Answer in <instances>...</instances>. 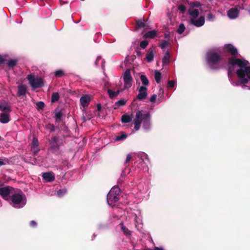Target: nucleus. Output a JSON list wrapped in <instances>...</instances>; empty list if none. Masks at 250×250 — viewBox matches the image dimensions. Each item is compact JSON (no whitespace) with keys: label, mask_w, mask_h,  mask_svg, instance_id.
<instances>
[{"label":"nucleus","mask_w":250,"mask_h":250,"mask_svg":"<svg viewBox=\"0 0 250 250\" xmlns=\"http://www.w3.org/2000/svg\"><path fill=\"white\" fill-rule=\"evenodd\" d=\"M4 62V59L3 58L1 55H0V64L3 63Z\"/></svg>","instance_id":"49"},{"label":"nucleus","mask_w":250,"mask_h":250,"mask_svg":"<svg viewBox=\"0 0 250 250\" xmlns=\"http://www.w3.org/2000/svg\"><path fill=\"white\" fill-rule=\"evenodd\" d=\"M190 15L193 18H196L199 15V11L198 9H193L190 12Z\"/></svg>","instance_id":"34"},{"label":"nucleus","mask_w":250,"mask_h":250,"mask_svg":"<svg viewBox=\"0 0 250 250\" xmlns=\"http://www.w3.org/2000/svg\"><path fill=\"white\" fill-rule=\"evenodd\" d=\"M60 98L59 94L57 92L53 93L52 95L51 101L52 102H55L59 100Z\"/></svg>","instance_id":"32"},{"label":"nucleus","mask_w":250,"mask_h":250,"mask_svg":"<svg viewBox=\"0 0 250 250\" xmlns=\"http://www.w3.org/2000/svg\"><path fill=\"white\" fill-rule=\"evenodd\" d=\"M178 8L182 13H184L186 10V7L183 4L179 5Z\"/></svg>","instance_id":"44"},{"label":"nucleus","mask_w":250,"mask_h":250,"mask_svg":"<svg viewBox=\"0 0 250 250\" xmlns=\"http://www.w3.org/2000/svg\"><path fill=\"white\" fill-rule=\"evenodd\" d=\"M1 140V137L0 136V141Z\"/></svg>","instance_id":"57"},{"label":"nucleus","mask_w":250,"mask_h":250,"mask_svg":"<svg viewBox=\"0 0 250 250\" xmlns=\"http://www.w3.org/2000/svg\"><path fill=\"white\" fill-rule=\"evenodd\" d=\"M190 22L197 27H201L205 23V18L204 17L201 16L197 20H191Z\"/></svg>","instance_id":"17"},{"label":"nucleus","mask_w":250,"mask_h":250,"mask_svg":"<svg viewBox=\"0 0 250 250\" xmlns=\"http://www.w3.org/2000/svg\"><path fill=\"white\" fill-rule=\"evenodd\" d=\"M66 192L67 189L66 188L61 189L57 191V194L60 197L64 195Z\"/></svg>","instance_id":"38"},{"label":"nucleus","mask_w":250,"mask_h":250,"mask_svg":"<svg viewBox=\"0 0 250 250\" xmlns=\"http://www.w3.org/2000/svg\"><path fill=\"white\" fill-rule=\"evenodd\" d=\"M10 121V115L6 113L0 114V122L2 124H6Z\"/></svg>","instance_id":"19"},{"label":"nucleus","mask_w":250,"mask_h":250,"mask_svg":"<svg viewBox=\"0 0 250 250\" xmlns=\"http://www.w3.org/2000/svg\"><path fill=\"white\" fill-rule=\"evenodd\" d=\"M147 88L146 86H141L138 89L139 93L136 97V99L139 101L144 100L147 98Z\"/></svg>","instance_id":"10"},{"label":"nucleus","mask_w":250,"mask_h":250,"mask_svg":"<svg viewBox=\"0 0 250 250\" xmlns=\"http://www.w3.org/2000/svg\"><path fill=\"white\" fill-rule=\"evenodd\" d=\"M146 250H154V249H146Z\"/></svg>","instance_id":"55"},{"label":"nucleus","mask_w":250,"mask_h":250,"mask_svg":"<svg viewBox=\"0 0 250 250\" xmlns=\"http://www.w3.org/2000/svg\"><path fill=\"white\" fill-rule=\"evenodd\" d=\"M206 59L208 64H217L222 59L221 55L216 52H209L207 53Z\"/></svg>","instance_id":"6"},{"label":"nucleus","mask_w":250,"mask_h":250,"mask_svg":"<svg viewBox=\"0 0 250 250\" xmlns=\"http://www.w3.org/2000/svg\"><path fill=\"white\" fill-rule=\"evenodd\" d=\"M156 98L157 95L156 94L152 95L150 98V102L151 103H155L156 101Z\"/></svg>","instance_id":"47"},{"label":"nucleus","mask_w":250,"mask_h":250,"mask_svg":"<svg viewBox=\"0 0 250 250\" xmlns=\"http://www.w3.org/2000/svg\"><path fill=\"white\" fill-rule=\"evenodd\" d=\"M164 36L166 38H168L169 37V33H165Z\"/></svg>","instance_id":"53"},{"label":"nucleus","mask_w":250,"mask_h":250,"mask_svg":"<svg viewBox=\"0 0 250 250\" xmlns=\"http://www.w3.org/2000/svg\"><path fill=\"white\" fill-rule=\"evenodd\" d=\"M17 62L18 61L16 60H10L8 61L7 65L10 68H13L17 64Z\"/></svg>","instance_id":"30"},{"label":"nucleus","mask_w":250,"mask_h":250,"mask_svg":"<svg viewBox=\"0 0 250 250\" xmlns=\"http://www.w3.org/2000/svg\"><path fill=\"white\" fill-rule=\"evenodd\" d=\"M36 105L38 109H42L44 107L45 104L43 102L40 101L36 104Z\"/></svg>","instance_id":"39"},{"label":"nucleus","mask_w":250,"mask_h":250,"mask_svg":"<svg viewBox=\"0 0 250 250\" xmlns=\"http://www.w3.org/2000/svg\"><path fill=\"white\" fill-rule=\"evenodd\" d=\"M136 53H137V55L138 56H141V55H142V53H141V51H139V50H137V51H136Z\"/></svg>","instance_id":"54"},{"label":"nucleus","mask_w":250,"mask_h":250,"mask_svg":"<svg viewBox=\"0 0 250 250\" xmlns=\"http://www.w3.org/2000/svg\"><path fill=\"white\" fill-rule=\"evenodd\" d=\"M154 250H165L163 248L155 247L154 248Z\"/></svg>","instance_id":"51"},{"label":"nucleus","mask_w":250,"mask_h":250,"mask_svg":"<svg viewBox=\"0 0 250 250\" xmlns=\"http://www.w3.org/2000/svg\"><path fill=\"white\" fill-rule=\"evenodd\" d=\"M131 159H132L131 154L129 153L126 156V160L125 162V164L126 165L127 163H128L130 162V161L131 160Z\"/></svg>","instance_id":"45"},{"label":"nucleus","mask_w":250,"mask_h":250,"mask_svg":"<svg viewBox=\"0 0 250 250\" xmlns=\"http://www.w3.org/2000/svg\"><path fill=\"white\" fill-rule=\"evenodd\" d=\"M169 44V43L168 42L164 40L162 42L160 45V47L162 49H164L166 47H167L168 45Z\"/></svg>","instance_id":"41"},{"label":"nucleus","mask_w":250,"mask_h":250,"mask_svg":"<svg viewBox=\"0 0 250 250\" xmlns=\"http://www.w3.org/2000/svg\"><path fill=\"white\" fill-rule=\"evenodd\" d=\"M131 117L127 114H124L122 116L121 121L123 123H128L131 121Z\"/></svg>","instance_id":"24"},{"label":"nucleus","mask_w":250,"mask_h":250,"mask_svg":"<svg viewBox=\"0 0 250 250\" xmlns=\"http://www.w3.org/2000/svg\"><path fill=\"white\" fill-rule=\"evenodd\" d=\"M9 164V160L7 158L3 160L0 159V167Z\"/></svg>","instance_id":"40"},{"label":"nucleus","mask_w":250,"mask_h":250,"mask_svg":"<svg viewBox=\"0 0 250 250\" xmlns=\"http://www.w3.org/2000/svg\"><path fill=\"white\" fill-rule=\"evenodd\" d=\"M121 229L125 235H131V231L123 224H122Z\"/></svg>","instance_id":"29"},{"label":"nucleus","mask_w":250,"mask_h":250,"mask_svg":"<svg viewBox=\"0 0 250 250\" xmlns=\"http://www.w3.org/2000/svg\"><path fill=\"white\" fill-rule=\"evenodd\" d=\"M38 146V139L36 138H34L33 139L32 142V147L35 148Z\"/></svg>","instance_id":"42"},{"label":"nucleus","mask_w":250,"mask_h":250,"mask_svg":"<svg viewBox=\"0 0 250 250\" xmlns=\"http://www.w3.org/2000/svg\"><path fill=\"white\" fill-rule=\"evenodd\" d=\"M228 76L230 79L234 75L233 66L238 65V69L236 73L240 80L241 83L245 84L250 80V66H248L249 62L245 60H241L239 58L230 57L228 59Z\"/></svg>","instance_id":"1"},{"label":"nucleus","mask_w":250,"mask_h":250,"mask_svg":"<svg viewBox=\"0 0 250 250\" xmlns=\"http://www.w3.org/2000/svg\"><path fill=\"white\" fill-rule=\"evenodd\" d=\"M146 159H148V156L146 155Z\"/></svg>","instance_id":"56"},{"label":"nucleus","mask_w":250,"mask_h":250,"mask_svg":"<svg viewBox=\"0 0 250 250\" xmlns=\"http://www.w3.org/2000/svg\"><path fill=\"white\" fill-rule=\"evenodd\" d=\"M62 123L61 125L58 124V125L56 126V128H58L60 131H66L67 130V127L65 125V124L64 122H62Z\"/></svg>","instance_id":"25"},{"label":"nucleus","mask_w":250,"mask_h":250,"mask_svg":"<svg viewBox=\"0 0 250 250\" xmlns=\"http://www.w3.org/2000/svg\"><path fill=\"white\" fill-rule=\"evenodd\" d=\"M120 91H121L120 90H118L116 91H114L110 89H107V93L109 95V96L112 99H113L115 98L116 97H117L120 93Z\"/></svg>","instance_id":"22"},{"label":"nucleus","mask_w":250,"mask_h":250,"mask_svg":"<svg viewBox=\"0 0 250 250\" xmlns=\"http://www.w3.org/2000/svg\"><path fill=\"white\" fill-rule=\"evenodd\" d=\"M154 78L157 83H159L161 81V73L158 71H156L155 72Z\"/></svg>","instance_id":"28"},{"label":"nucleus","mask_w":250,"mask_h":250,"mask_svg":"<svg viewBox=\"0 0 250 250\" xmlns=\"http://www.w3.org/2000/svg\"><path fill=\"white\" fill-rule=\"evenodd\" d=\"M97 108L98 111H101L102 109V105L100 104H99L97 105Z\"/></svg>","instance_id":"50"},{"label":"nucleus","mask_w":250,"mask_h":250,"mask_svg":"<svg viewBox=\"0 0 250 250\" xmlns=\"http://www.w3.org/2000/svg\"><path fill=\"white\" fill-rule=\"evenodd\" d=\"M18 96H21L25 95L27 92V86L24 84H21L18 86Z\"/></svg>","instance_id":"18"},{"label":"nucleus","mask_w":250,"mask_h":250,"mask_svg":"<svg viewBox=\"0 0 250 250\" xmlns=\"http://www.w3.org/2000/svg\"><path fill=\"white\" fill-rule=\"evenodd\" d=\"M42 177L47 182H51L55 180V175L51 172L43 173Z\"/></svg>","instance_id":"12"},{"label":"nucleus","mask_w":250,"mask_h":250,"mask_svg":"<svg viewBox=\"0 0 250 250\" xmlns=\"http://www.w3.org/2000/svg\"><path fill=\"white\" fill-rule=\"evenodd\" d=\"M136 25L137 26L140 28H144L146 26L145 22L142 21L141 19L138 20L136 21Z\"/></svg>","instance_id":"31"},{"label":"nucleus","mask_w":250,"mask_h":250,"mask_svg":"<svg viewBox=\"0 0 250 250\" xmlns=\"http://www.w3.org/2000/svg\"><path fill=\"white\" fill-rule=\"evenodd\" d=\"M27 79L33 89H35L42 87L43 85V82L41 78H35L32 74L28 75Z\"/></svg>","instance_id":"5"},{"label":"nucleus","mask_w":250,"mask_h":250,"mask_svg":"<svg viewBox=\"0 0 250 250\" xmlns=\"http://www.w3.org/2000/svg\"><path fill=\"white\" fill-rule=\"evenodd\" d=\"M120 192V189L118 187H114L110 189L107 195V202L109 205H115V203L119 201Z\"/></svg>","instance_id":"3"},{"label":"nucleus","mask_w":250,"mask_h":250,"mask_svg":"<svg viewBox=\"0 0 250 250\" xmlns=\"http://www.w3.org/2000/svg\"><path fill=\"white\" fill-rule=\"evenodd\" d=\"M134 129L138 130L143 124L145 129H149L151 125V115L149 112L143 110H137L134 119Z\"/></svg>","instance_id":"2"},{"label":"nucleus","mask_w":250,"mask_h":250,"mask_svg":"<svg viewBox=\"0 0 250 250\" xmlns=\"http://www.w3.org/2000/svg\"><path fill=\"white\" fill-rule=\"evenodd\" d=\"M63 115L64 114L62 110H61L58 112H55L54 118L55 120L56 124H60L63 121L62 117L63 116Z\"/></svg>","instance_id":"16"},{"label":"nucleus","mask_w":250,"mask_h":250,"mask_svg":"<svg viewBox=\"0 0 250 250\" xmlns=\"http://www.w3.org/2000/svg\"><path fill=\"white\" fill-rule=\"evenodd\" d=\"M90 101V98L89 95H85L81 97L80 102L82 106L83 107L87 106Z\"/></svg>","instance_id":"15"},{"label":"nucleus","mask_w":250,"mask_h":250,"mask_svg":"<svg viewBox=\"0 0 250 250\" xmlns=\"http://www.w3.org/2000/svg\"><path fill=\"white\" fill-rule=\"evenodd\" d=\"M213 18V16L212 14H209L208 15V18L209 20L212 19Z\"/></svg>","instance_id":"52"},{"label":"nucleus","mask_w":250,"mask_h":250,"mask_svg":"<svg viewBox=\"0 0 250 250\" xmlns=\"http://www.w3.org/2000/svg\"><path fill=\"white\" fill-rule=\"evenodd\" d=\"M10 201L15 208L23 207L26 203V197L23 193H14L11 195Z\"/></svg>","instance_id":"4"},{"label":"nucleus","mask_w":250,"mask_h":250,"mask_svg":"<svg viewBox=\"0 0 250 250\" xmlns=\"http://www.w3.org/2000/svg\"><path fill=\"white\" fill-rule=\"evenodd\" d=\"M140 79L142 84L144 85L143 86H145L149 84V81L146 75H141L140 76Z\"/></svg>","instance_id":"26"},{"label":"nucleus","mask_w":250,"mask_h":250,"mask_svg":"<svg viewBox=\"0 0 250 250\" xmlns=\"http://www.w3.org/2000/svg\"><path fill=\"white\" fill-rule=\"evenodd\" d=\"M146 58L148 62H150L153 61L154 53H153V50L152 48L149 49L148 53L146 55Z\"/></svg>","instance_id":"21"},{"label":"nucleus","mask_w":250,"mask_h":250,"mask_svg":"<svg viewBox=\"0 0 250 250\" xmlns=\"http://www.w3.org/2000/svg\"><path fill=\"white\" fill-rule=\"evenodd\" d=\"M175 82L173 80L169 81L167 86L169 87H173L175 85Z\"/></svg>","instance_id":"46"},{"label":"nucleus","mask_w":250,"mask_h":250,"mask_svg":"<svg viewBox=\"0 0 250 250\" xmlns=\"http://www.w3.org/2000/svg\"><path fill=\"white\" fill-rule=\"evenodd\" d=\"M47 127L48 129H49L50 130V132H54L55 131V130H56V128H57L56 126H55L53 124H49L47 126Z\"/></svg>","instance_id":"43"},{"label":"nucleus","mask_w":250,"mask_h":250,"mask_svg":"<svg viewBox=\"0 0 250 250\" xmlns=\"http://www.w3.org/2000/svg\"><path fill=\"white\" fill-rule=\"evenodd\" d=\"M127 135L124 132L121 133V135H118L116 137V140L117 141H120L125 139L127 137Z\"/></svg>","instance_id":"35"},{"label":"nucleus","mask_w":250,"mask_h":250,"mask_svg":"<svg viewBox=\"0 0 250 250\" xmlns=\"http://www.w3.org/2000/svg\"><path fill=\"white\" fill-rule=\"evenodd\" d=\"M157 34V32L155 30H153L146 32L143 37L145 38L153 39Z\"/></svg>","instance_id":"20"},{"label":"nucleus","mask_w":250,"mask_h":250,"mask_svg":"<svg viewBox=\"0 0 250 250\" xmlns=\"http://www.w3.org/2000/svg\"><path fill=\"white\" fill-rule=\"evenodd\" d=\"M148 44V42L146 40H144L140 42V46L142 49H145L146 47V46H147Z\"/></svg>","instance_id":"36"},{"label":"nucleus","mask_w":250,"mask_h":250,"mask_svg":"<svg viewBox=\"0 0 250 250\" xmlns=\"http://www.w3.org/2000/svg\"><path fill=\"white\" fill-rule=\"evenodd\" d=\"M224 51L226 53H230L232 56H235L238 54L237 49L232 44H226L224 47Z\"/></svg>","instance_id":"11"},{"label":"nucleus","mask_w":250,"mask_h":250,"mask_svg":"<svg viewBox=\"0 0 250 250\" xmlns=\"http://www.w3.org/2000/svg\"><path fill=\"white\" fill-rule=\"evenodd\" d=\"M185 26L184 24L183 23H181L179 25V26L177 30V32L179 34H181L184 32V31H185Z\"/></svg>","instance_id":"33"},{"label":"nucleus","mask_w":250,"mask_h":250,"mask_svg":"<svg viewBox=\"0 0 250 250\" xmlns=\"http://www.w3.org/2000/svg\"><path fill=\"white\" fill-rule=\"evenodd\" d=\"M239 14V10L237 8H232L228 11V16L231 19H236Z\"/></svg>","instance_id":"13"},{"label":"nucleus","mask_w":250,"mask_h":250,"mask_svg":"<svg viewBox=\"0 0 250 250\" xmlns=\"http://www.w3.org/2000/svg\"><path fill=\"white\" fill-rule=\"evenodd\" d=\"M126 101L124 99H121L120 100L116 102L114 104V109H116L120 106H124L125 104Z\"/></svg>","instance_id":"27"},{"label":"nucleus","mask_w":250,"mask_h":250,"mask_svg":"<svg viewBox=\"0 0 250 250\" xmlns=\"http://www.w3.org/2000/svg\"><path fill=\"white\" fill-rule=\"evenodd\" d=\"M169 58H170L169 53L168 51H167L164 57H163V58L162 59V62H163V64L164 65H166V64H167L169 63Z\"/></svg>","instance_id":"23"},{"label":"nucleus","mask_w":250,"mask_h":250,"mask_svg":"<svg viewBox=\"0 0 250 250\" xmlns=\"http://www.w3.org/2000/svg\"><path fill=\"white\" fill-rule=\"evenodd\" d=\"M0 110L2 111L1 113H6L7 114H9L12 111L11 106L6 102L0 104Z\"/></svg>","instance_id":"14"},{"label":"nucleus","mask_w":250,"mask_h":250,"mask_svg":"<svg viewBox=\"0 0 250 250\" xmlns=\"http://www.w3.org/2000/svg\"><path fill=\"white\" fill-rule=\"evenodd\" d=\"M124 86L125 88H128L131 86L132 78L129 69L125 70L124 76Z\"/></svg>","instance_id":"9"},{"label":"nucleus","mask_w":250,"mask_h":250,"mask_svg":"<svg viewBox=\"0 0 250 250\" xmlns=\"http://www.w3.org/2000/svg\"><path fill=\"white\" fill-rule=\"evenodd\" d=\"M60 146L58 135L57 134L56 136L52 137L49 141V149L50 151L55 154L59 153Z\"/></svg>","instance_id":"7"},{"label":"nucleus","mask_w":250,"mask_h":250,"mask_svg":"<svg viewBox=\"0 0 250 250\" xmlns=\"http://www.w3.org/2000/svg\"><path fill=\"white\" fill-rule=\"evenodd\" d=\"M64 75V72L62 70H58L55 72V76L56 77H61Z\"/></svg>","instance_id":"37"},{"label":"nucleus","mask_w":250,"mask_h":250,"mask_svg":"<svg viewBox=\"0 0 250 250\" xmlns=\"http://www.w3.org/2000/svg\"><path fill=\"white\" fill-rule=\"evenodd\" d=\"M29 225L31 227L35 228L37 226V223L34 220L30 221Z\"/></svg>","instance_id":"48"},{"label":"nucleus","mask_w":250,"mask_h":250,"mask_svg":"<svg viewBox=\"0 0 250 250\" xmlns=\"http://www.w3.org/2000/svg\"><path fill=\"white\" fill-rule=\"evenodd\" d=\"M14 192V188L10 186H6L0 188V195L2 198L9 201L10 195Z\"/></svg>","instance_id":"8"}]
</instances>
